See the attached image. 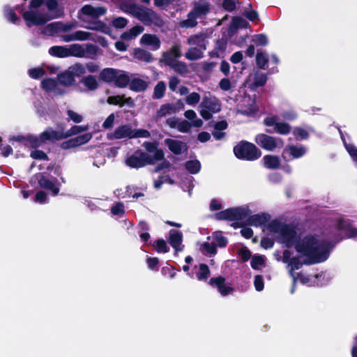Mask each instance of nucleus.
<instances>
[{
    "label": "nucleus",
    "mask_w": 357,
    "mask_h": 357,
    "mask_svg": "<svg viewBox=\"0 0 357 357\" xmlns=\"http://www.w3.org/2000/svg\"><path fill=\"white\" fill-rule=\"evenodd\" d=\"M67 115H68V119H67L68 121H72L75 123H79L83 121V116L81 114L75 112V111H73L72 109H68L67 111Z\"/></svg>",
    "instance_id": "nucleus-54"
},
{
    "label": "nucleus",
    "mask_w": 357,
    "mask_h": 357,
    "mask_svg": "<svg viewBox=\"0 0 357 357\" xmlns=\"http://www.w3.org/2000/svg\"><path fill=\"white\" fill-rule=\"evenodd\" d=\"M211 271L209 267L206 264L199 265V271L196 273L197 279L199 281H206L210 277Z\"/></svg>",
    "instance_id": "nucleus-38"
},
{
    "label": "nucleus",
    "mask_w": 357,
    "mask_h": 357,
    "mask_svg": "<svg viewBox=\"0 0 357 357\" xmlns=\"http://www.w3.org/2000/svg\"><path fill=\"white\" fill-rule=\"evenodd\" d=\"M164 142L169 151L175 155H180L188 151L187 144L184 142L170 138L165 139Z\"/></svg>",
    "instance_id": "nucleus-16"
},
{
    "label": "nucleus",
    "mask_w": 357,
    "mask_h": 357,
    "mask_svg": "<svg viewBox=\"0 0 357 357\" xmlns=\"http://www.w3.org/2000/svg\"><path fill=\"white\" fill-rule=\"evenodd\" d=\"M135 17L146 25L153 24L158 27H161L164 24L163 20L155 11L141 5Z\"/></svg>",
    "instance_id": "nucleus-6"
},
{
    "label": "nucleus",
    "mask_w": 357,
    "mask_h": 357,
    "mask_svg": "<svg viewBox=\"0 0 357 357\" xmlns=\"http://www.w3.org/2000/svg\"><path fill=\"white\" fill-rule=\"evenodd\" d=\"M293 134L296 139H307L309 137L308 132L303 128L296 127L293 130Z\"/></svg>",
    "instance_id": "nucleus-53"
},
{
    "label": "nucleus",
    "mask_w": 357,
    "mask_h": 357,
    "mask_svg": "<svg viewBox=\"0 0 357 357\" xmlns=\"http://www.w3.org/2000/svg\"><path fill=\"white\" fill-rule=\"evenodd\" d=\"M285 223H282L279 220L275 219L271 220L267 225V228L269 231L274 233H280L281 232L284 225Z\"/></svg>",
    "instance_id": "nucleus-48"
},
{
    "label": "nucleus",
    "mask_w": 357,
    "mask_h": 357,
    "mask_svg": "<svg viewBox=\"0 0 357 357\" xmlns=\"http://www.w3.org/2000/svg\"><path fill=\"white\" fill-rule=\"evenodd\" d=\"M151 245L158 253H167L169 251V248L162 238L155 240Z\"/></svg>",
    "instance_id": "nucleus-44"
},
{
    "label": "nucleus",
    "mask_w": 357,
    "mask_h": 357,
    "mask_svg": "<svg viewBox=\"0 0 357 357\" xmlns=\"http://www.w3.org/2000/svg\"><path fill=\"white\" fill-rule=\"evenodd\" d=\"M267 75L265 73L256 75L255 77L253 85L255 87L264 86L267 82Z\"/></svg>",
    "instance_id": "nucleus-55"
},
{
    "label": "nucleus",
    "mask_w": 357,
    "mask_h": 357,
    "mask_svg": "<svg viewBox=\"0 0 357 357\" xmlns=\"http://www.w3.org/2000/svg\"><path fill=\"white\" fill-rule=\"evenodd\" d=\"M126 164L130 168L139 169L147 165H153V160L151 155L141 149H137L126 158Z\"/></svg>",
    "instance_id": "nucleus-8"
},
{
    "label": "nucleus",
    "mask_w": 357,
    "mask_h": 357,
    "mask_svg": "<svg viewBox=\"0 0 357 357\" xmlns=\"http://www.w3.org/2000/svg\"><path fill=\"white\" fill-rule=\"evenodd\" d=\"M350 219L340 218L337 220L336 229L344 233L347 238L357 237V228L353 226Z\"/></svg>",
    "instance_id": "nucleus-11"
},
{
    "label": "nucleus",
    "mask_w": 357,
    "mask_h": 357,
    "mask_svg": "<svg viewBox=\"0 0 357 357\" xmlns=\"http://www.w3.org/2000/svg\"><path fill=\"white\" fill-rule=\"evenodd\" d=\"M45 73L43 68H33L29 70V75L33 79H39Z\"/></svg>",
    "instance_id": "nucleus-59"
},
{
    "label": "nucleus",
    "mask_w": 357,
    "mask_h": 357,
    "mask_svg": "<svg viewBox=\"0 0 357 357\" xmlns=\"http://www.w3.org/2000/svg\"><path fill=\"white\" fill-rule=\"evenodd\" d=\"M263 165L269 169H277L280 167V160L278 155H266L264 156Z\"/></svg>",
    "instance_id": "nucleus-26"
},
{
    "label": "nucleus",
    "mask_w": 357,
    "mask_h": 357,
    "mask_svg": "<svg viewBox=\"0 0 357 357\" xmlns=\"http://www.w3.org/2000/svg\"><path fill=\"white\" fill-rule=\"evenodd\" d=\"M99 77L107 83H114L116 87L121 89L130 85V78L127 72L112 68L102 70Z\"/></svg>",
    "instance_id": "nucleus-3"
},
{
    "label": "nucleus",
    "mask_w": 357,
    "mask_h": 357,
    "mask_svg": "<svg viewBox=\"0 0 357 357\" xmlns=\"http://www.w3.org/2000/svg\"><path fill=\"white\" fill-rule=\"evenodd\" d=\"M259 112V107L256 105L255 101L253 100L252 103L245 106L241 109L238 110V113L246 116H254Z\"/></svg>",
    "instance_id": "nucleus-39"
},
{
    "label": "nucleus",
    "mask_w": 357,
    "mask_h": 357,
    "mask_svg": "<svg viewBox=\"0 0 357 357\" xmlns=\"http://www.w3.org/2000/svg\"><path fill=\"white\" fill-rule=\"evenodd\" d=\"M210 11V6L208 2L204 3H195L193 8L190 11L191 15L197 18L206 15Z\"/></svg>",
    "instance_id": "nucleus-24"
},
{
    "label": "nucleus",
    "mask_w": 357,
    "mask_h": 357,
    "mask_svg": "<svg viewBox=\"0 0 357 357\" xmlns=\"http://www.w3.org/2000/svg\"><path fill=\"white\" fill-rule=\"evenodd\" d=\"M144 29L142 26L137 25L132 27L129 31L124 32L121 35V38L124 40H132L141 34Z\"/></svg>",
    "instance_id": "nucleus-37"
},
{
    "label": "nucleus",
    "mask_w": 357,
    "mask_h": 357,
    "mask_svg": "<svg viewBox=\"0 0 357 357\" xmlns=\"http://www.w3.org/2000/svg\"><path fill=\"white\" fill-rule=\"evenodd\" d=\"M225 278L221 275H219L215 278H211L208 281V284L213 288H219L220 286L224 284L225 282Z\"/></svg>",
    "instance_id": "nucleus-57"
},
{
    "label": "nucleus",
    "mask_w": 357,
    "mask_h": 357,
    "mask_svg": "<svg viewBox=\"0 0 357 357\" xmlns=\"http://www.w3.org/2000/svg\"><path fill=\"white\" fill-rule=\"evenodd\" d=\"M305 153L306 149L303 146L287 145L282 151V158L284 160L289 162L294 159L300 158Z\"/></svg>",
    "instance_id": "nucleus-12"
},
{
    "label": "nucleus",
    "mask_w": 357,
    "mask_h": 357,
    "mask_svg": "<svg viewBox=\"0 0 357 357\" xmlns=\"http://www.w3.org/2000/svg\"><path fill=\"white\" fill-rule=\"evenodd\" d=\"M236 1L237 0H223L222 6L225 10L232 12L236 8Z\"/></svg>",
    "instance_id": "nucleus-63"
},
{
    "label": "nucleus",
    "mask_w": 357,
    "mask_h": 357,
    "mask_svg": "<svg viewBox=\"0 0 357 357\" xmlns=\"http://www.w3.org/2000/svg\"><path fill=\"white\" fill-rule=\"evenodd\" d=\"M291 126L285 122H278L274 128V131L280 135H288L291 132Z\"/></svg>",
    "instance_id": "nucleus-47"
},
{
    "label": "nucleus",
    "mask_w": 357,
    "mask_h": 357,
    "mask_svg": "<svg viewBox=\"0 0 357 357\" xmlns=\"http://www.w3.org/2000/svg\"><path fill=\"white\" fill-rule=\"evenodd\" d=\"M183 241V234L182 232L175 230L171 229L169 231V237L168 239L169 243L171 246L175 250V251L180 252L182 250V248H180Z\"/></svg>",
    "instance_id": "nucleus-21"
},
{
    "label": "nucleus",
    "mask_w": 357,
    "mask_h": 357,
    "mask_svg": "<svg viewBox=\"0 0 357 357\" xmlns=\"http://www.w3.org/2000/svg\"><path fill=\"white\" fill-rule=\"evenodd\" d=\"M176 113L175 105L173 103H166L160 106V109L157 110L155 118L157 119H161L167 114Z\"/></svg>",
    "instance_id": "nucleus-30"
},
{
    "label": "nucleus",
    "mask_w": 357,
    "mask_h": 357,
    "mask_svg": "<svg viewBox=\"0 0 357 357\" xmlns=\"http://www.w3.org/2000/svg\"><path fill=\"white\" fill-rule=\"evenodd\" d=\"M91 138V133H85L61 142L60 147L63 150L76 148L86 144Z\"/></svg>",
    "instance_id": "nucleus-13"
},
{
    "label": "nucleus",
    "mask_w": 357,
    "mask_h": 357,
    "mask_svg": "<svg viewBox=\"0 0 357 357\" xmlns=\"http://www.w3.org/2000/svg\"><path fill=\"white\" fill-rule=\"evenodd\" d=\"M68 57L75 56L82 58L85 56V50L79 44H72L68 47Z\"/></svg>",
    "instance_id": "nucleus-36"
},
{
    "label": "nucleus",
    "mask_w": 357,
    "mask_h": 357,
    "mask_svg": "<svg viewBox=\"0 0 357 357\" xmlns=\"http://www.w3.org/2000/svg\"><path fill=\"white\" fill-rule=\"evenodd\" d=\"M43 4L51 12L56 10L59 7L58 0H31L29 10L22 13V18L29 28L33 26L45 25L47 22L59 17V15L39 13L38 9Z\"/></svg>",
    "instance_id": "nucleus-2"
},
{
    "label": "nucleus",
    "mask_w": 357,
    "mask_h": 357,
    "mask_svg": "<svg viewBox=\"0 0 357 357\" xmlns=\"http://www.w3.org/2000/svg\"><path fill=\"white\" fill-rule=\"evenodd\" d=\"M106 12L107 9L105 7H94L90 4L84 5L80 10L81 13L93 19H97L104 15Z\"/></svg>",
    "instance_id": "nucleus-18"
},
{
    "label": "nucleus",
    "mask_w": 357,
    "mask_h": 357,
    "mask_svg": "<svg viewBox=\"0 0 357 357\" xmlns=\"http://www.w3.org/2000/svg\"><path fill=\"white\" fill-rule=\"evenodd\" d=\"M257 46H265L268 44V38L264 33L256 34L252 39Z\"/></svg>",
    "instance_id": "nucleus-56"
},
{
    "label": "nucleus",
    "mask_w": 357,
    "mask_h": 357,
    "mask_svg": "<svg viewBox=\"0 0 357 357\" xmlns=\"http://www.w3.org/2000/svg\"><path fill=\"white\" fill-rule=\"evenodd\" d=\"M56 182H58V179L56 178H54V180L52 181L44 175H41L38 179L39 185L42 188L51 191L53 195H57L60 190V183L56 185Z\"/></svg>",
    "instance_id": "nucleus-17"
},
{
    "label": "nucleus",
    "mask_w": 357,
    "mask_h": 357,
    "mask_svg": "<svg viewBox=\"0 0 357 357\" xmlns=\"http://www.w3.org/2000/svg\"><path fill=\"white\" fill-rule=\"evenodd\" d=\"M47 169L51 172H52L54 175L59 177L61 183H66V178L62 176V167L61 166L54 162H51L47 167Z\"/></svg>",
    "instance_id": "nucleus-41"
},
{
    "label": "nucleus",
    "mask_w": 357,
    "mask_h": 357,
    "mask_svg": "<svg viewBox=\"0 0 357 357\" xmlns=\"http://www.w3.org/2000/svg\"><path fill=\"white\" fill-rule=\"evenodd\" d=\"M280 235L282 242L287 248H291L293 245L295 246L296 243L299 241L296 228L291 224H286L284 225L280 232Z\"/></svg>",
    "instance_id": "nucleus-9"
},
{
    "label": "nucleus",
    "mask_w": 357,
    "mask_h": 357,
    "mask_svg": "<svg viewBox=\"0 0 357 357\" xmlns=\"http://www.w3.org/2000/svg\"><path fill=\"white\" fill-rule=\"evenodd\" d=\"M135 1V0H130ZM140 5L135 3V2L129 3L126 0H121L119 3V8L124 13L132 15L135 17L137 10H139Z\"/></svg>",
    "instance_id": "nucleus-25"
},
{
    "label": "nucleus",
    "mask_w": 357,
    "mask_h": 357,
    "mask_svg": "<svg viewBox=\"0 0 357 357\" xmlns=\"http://www.w3.org/2000/svg\"><path fill=\"white\" fill-rule=\"evenodd\" d=\"M132 129L130 125H123L117 127L115 130L107 135L110 140L120 139L128 137L132 139Z\"/></svg>",
    "instance_id": "nucleus-14"
},
{
    "label": "nucleus",
    "mask_w": 357,
    "mask_h": 357,
    "mask_svg": "<svg viewBox=\"0 0 357 357\" xmlns=\"http://www.w3.org/2000/svg\"><path fill=\"white\" fill-rule=\"evenodd\" d=\"M88 129H89L88 126H73L69 130L66 131L65 134H63L64 139H67L72 136L77 135L79 133H82L83 132L88 130Z\"/></svg>",
    "instance_id": "nucleus-42"
},
{
    "label": "nucleus",
    "mask_w": 357,
    "mask_h": 357,
    "mask_svg": "<svg viewBox=\"0 0 357 357\" xmlns=\"http://www.w3.org/2000/svg\"><path fill=\"white\" fill-rule=\"evenodd\" d=\"M68 70L70 71L71 74L73 75L74 79L75 77H80L84 73H86L85 67L80 63H76L72 66H70Z\"/></svg>",
    "instance_id": "nucleus-49"
},
{
    "label": "nucleus",
    "mask_w": 357,
    "mask_h": 357,
    "mask_svg": "<svg viewBox=\"0 0 357 357\" xmlns=\"http://www.w3.org/2000/svg\"><path fill=\"white\" fill-rule=\"evenodd\" d=\"M250 27L249 23L241 17L236 16L231 20L230 30L234 32L238 29H247Z\"/></svg>",
    "instance_id": "nucleus-32"
},
{
    "label": "nucleus",
    "mask_w": 357,
    "mask_h": 357,
    "mask_svg": "<svg viewBox=\"0 0 357 357\" xmlns=\"http://www.w3.org/2000/svg\"><path fill=\"white\" fill-rule=\"evenodd\" d=\"M201 162L198 160H188L185 163V169L192 174H197L201 169Z\"/></svg>",
    "instance_id": "nucleus-43"
},
{
    "label": "nucleus",
    "mask_w": 357,
    "mask_h": 357,
    "mask_svg": "<svg viewBox=\"0 0 357 357\" xmlns=\"http://www.w3.org/2000/svg\"><path fill=\"white\" fill-rule=\"evenodd\" d=\"M58 79L59 83L65 86H70L73 85L75 81L73 75L71 74L69 70L59 74Z\"/></svg>",
    "instance_id": "nucleus-34"
},
{
    "label": "nucleus",
    "mask_w": 357,
    "mask_h": 357,
    "mask_svg": "<svg viewBox=\"0 0 357 357\" xmlns=\"http://www.w3.org/2000/svg\"><path fill=\"white\" fill-rule=\"evenodd\" d=\"M81 82L90 91H94L98 88V82L94 75H89L84 77Z\"/></svg>",
    "instance_id": "nucleus-40"
},
{
    "label": "nucleus",
    "mask_w": 357,
    "mask_h": 357,
    "mask_svg": "<svg viewBox=\"0 0 357 357\" xmlns=\"http://www.w3.org/2000/svg\"><path fill=\"white\" fill-rule=\"evenodd\" d=\"M204 50L194 46H190L185 53V57L189 61H195L204 57Z\"/></svg>",
    "instance_id": "nucleus-31"
},
{
    "label": "nucleus",
    "mask_w": 357,
    "mask_h": 357,
    "mask_svg": "<svg viewBox=\"0 0 357 357\" xmlns=\"http://www.w3.org/2000/svg\"><path fill=\"white\" fill-rule=\"evenodd\" d=\"M234 155L239 160L255 161L261 156V150L254 144L245 140L239 142L233 149Z\"/></svg>",
    "instance_id": "nucleus-4"
},
{
    "label": "nucleus",
    "mask_w": 357,
    "mask_h": 357,
    "mask_svg": "<svg viewBox=\"0 0 357 357\" xmlns=\"http://www.w3.org/2000/svg\"><path fill=\"white\" fill-rule=\"evenodd\" d=\"M56 86V82L52 78H45L41 82V86L45 90H53Z\"/></svg>",
    "instance_id": "nucleus-60"
},
{
    "label": "nucleus",
    "mask_w": 357,
    "mask_h": 357,
    "mask_svg": "<svg viewBox=\"0 0 357 357\" xmlns=\"http://www.w3.org/2000/svg\"><path fill=\"white\" fill-rule=\"evenodd\" d=\"M197 17H195L194 15H190V12L188 14V19L183 20L181 22L182 26L187 27V28H192L197 25Z\"/></svg>",
    "instance_id": "nucleus-58"
},
{
    "label": "nucleus",
    "mask_w": 357,
    "mask_h": 357,
    "mask_svg": "<svg viewBox=\"0 0 357 357\" xmlns=\"http://www.w3.org/2000/svg\"><path fill=\"white\" fill-rule=\"evenodd\" d=\"M200 115L204 120H209L212 118V114L221 111V103L215 96L203 97L202 101L199 105Z\"/></svg>",
    "instance_id": "nucleus-5"
},
{
    "label": "nucleus",
    "mask_w": 357,
    "mask_h": 357,
    "mask_svg": "<svg viewBox=\"0 0 357 357\" xmlns=\"http://www.w3.org/2000/svg\"><path fill=\"white\" fill-rule=\"evenodd\" d=\"M255 142L262 149L269 151L275 149L278 146V142H280L282 145L283 144L281 139H276L274 137L264 133L256 135Z\"/></svg>",
    "instance_id": "nucleus-10"
},
{
    "label": "nucleus",
    "mask_w": 357,
    "mask_h": 357,
    "mask_svg": "<svg viewBox=\"0 0 357 357\" xmlns=\"http://www.w3.org/2000/svg\"><path fill=\"white\" fill-rule=\"evenodd\" d=\"M248 215V210L243 207L229 208L215 213L217 220L238 221L245 219Z\"/></svg>",
    "instance_id": "nucleus-7"
},
{
    "label": "nucleus",
    "mask_w": 357,
    "mask_h": 357,
    "mask_svg": "<svg viewBox=\"0 0 357 357\" xmlns=\"http://www.w3.org/2000/svg\"><path fill=\"white\" fill-rule=\"evenodd\" d=\"M303 264H305L304 261H301L298 257H291V260L288 263V266H290L289 273L290 276L293 278V287H294L296 284L295 275L297 273H295V271L300 269ZM294 291V288H292L291 293H293Z\"/></svg>",
    "instance_id": "nucleus-23"
},
{
    "label": "nucleus",
    "mask_w": 357,
    "mask_h": 357,
    "mask_svg": "<svg viewBox=\"0 0 357 357\" xmlns=\"http://www.w3.org/2000/svg\"><path fill=\"white\" fill-rule=\"evenodd\" d=\"M200 100V95L197 92H192L186 97V102L188 105H194Z\"/></svg>",
    "instance_id": "nucleus-62"
},
{
    "label": "nucleus",
    "mask_w": 357,
    "mask_h": 357,
    "mask_svg": "<svg viewBox=\"0 0 357 357\" xmlns=\"http://www.w3.org/2000/svg\"><path fill=\"white\" fill-rule=\"evenodd\" d=\"M268 62V58L264 52H257L256 55V63L258 68L265 69Z\"/></svg>",
    "instance_id": "nucleus-51"
},
{
    "label": "nucleus",
    "mask_w": 357,
    "mask_h": 357,
    "mask_svg": "<svg viewBox=\"0 0 357 357\" xmlns=\"http://www.w3.org/2000/svg\"><path fill=\"white\" fill-rule=\"evenodd\" d=\"M140 43L151 46L153 50H157L160 47V40L155 34L145 33L140 39Z\"/></svg>",
    "instance_id": "nucleus-22"
},
{
    "label": "nucleus",
    "mask_w": 357,
    "mask_h": 357,
    "mask_svg": "<svg viewBox=\"0 0 357 357\" xmlns=\"http://www.w3.org/2000/svg\"><path fill=\"white\" fill-rule=\"evenodd\" d=\"M271 219V215L268 213H261L250 215L246 220L248 225L259 227L265 225Z\"/></svg>",
    "instance_id": "nucleus-20"
},
{
    "label": "nucleus",
    "mask_w": 357,
    "mask_h": 357,
    "mask_svg": "<svg viewBox=\"0 0 357 357\" xmlns=\"http://www.w3.org/2000/svg\"><path fill=\"white\" fill-rule=\"evenodd\" d=\"M208 43L207 36L204 33L191 35L187 40V43L190 46H194L204 51L206 50Z\"/></svg>",
    "instance_id": "nucleus-15"
},
{
    "label": "nucleus",
    "mask_w": 357,
    "mask_h": 357,
    "mask_svg": "<svg viewBox=\"0 0 357 357\" xmlns=\"http://www.w3.org/2000/svg\"><path fill=\"white\" fill-rule=\"evenodd\" d=\"M296 252L306 257L304 263L311 265L325 261L329 257L330 247L328 242L319 241L313 235H307L295 245Z\"/></svg>",
    "instance_id": "nucleus-1"
},
{
    "label": "nucleus",
    "mask_w": 357,
    "mask_h": 357,
    "mask_svg": "<svg viewBox=\"0 0 357 357\" xmlns=\"http://www.w3.org/2000/svg\"><path fill=\"white\" fill-rule=\"evenodd\" d=\"M128 20L123 17H118L115 18L113 22V26L117 29H123L126 26Z\"/></svg>",
    "instance_id": "nucleus-64"
},
{
    "label": "nucleus",
    "mask_w": 357,
    "mask_h": 357,
    "mask_svg": "<svg viewBox=\"0 0 357 357\" xmlns=\"http://www.w3.org/2000/svg\"><path fill=\"white\" fill-rule=\"evenodd\" d=\"M30 156L35 160H50L49 156L42 150L36 149L34 151L31 152Z\"/></svg>",
    "instance_id": "nucleus-52"
},
{
    "label": "nucleus",
    "mask_w": 357,
    "mask_h": 357,
    "mask_svg": "<svg viewBox=\"0 0 357 357\" xmlns=\"http://www.w3.org/2000/svg\"><path fill=\"white\" fill-rule=\"evenodd\" d=\"M73 28V24H64L62 22H56L49 24L46 26V29L50 33H56L58 31H62L63 32H67L71 30Z\"/></svg>",
    "instance_id": "nucleus-27"
},
{
    "label": "nucleus",
    "mask_w": 357,
    "mask_h": 357,
    "mask_svg": "<svg viewBox=\"0 0 357 357\" xmlns=\"http://www.w3.org/2000/svg\"><path fill=\"white\" fill-rule=\"evenodd\" d=\"M265 264V257L264 255H255L252 257L250 266L254 270H257L259 266Z\"/></svg>",
    "instance_id": "nucleus-50"
},
{
    "label": "nucleus",
    "mask_w": 357,
    "mask_h": 357,
    "mask_svg": "<svg viewBox=\"0 0 357 357\" xmlns=\"http://www.w3.org/2000/svg\"><path fill=\"white\" fill-rule=\"evenodd\" d=\"M148 268L152 271L158 270L159 259L156 257H148L146 259Z\"/></svg>",
    "instance_id": "nucleus-61"
},
{
    "label": "nucleus",
    "mask_w": 357,
    "mask_h": 357,
    "mask_svg": "<svg viewBox=\"0 0 357 357\" xmlns=\"http://www.w3.org/2000/svg\"><path fill=\"white\" fill-rule=\"evenodd\" d=\"M133 55L137 60L146 63H151L154 59L151 53L142 48L134 49Z\"/></svg>",
    "instance_id": "nucleus-29"
},
{
    "label": "nucleus",
    "mask_w": 357,
    "mask_h": 357,
    "mask_svg": "<svg viewBox=\"0 0 357 357\" xmlns=\"http://www.w3.org/2000/svg\"><path fill=\"white\" fill-rule=\"evenodd\" d=\"M166 91V84L163 81H160L154 87L153 98L161 99L164 97Z\"/></svg>",
    "instance_id": "nucleus-45"
},
{
    "label": "nucleus",
    "mask_w": 357,
    "mask_h": 357,
    "mask_svg": "<svg viewBox=\"0 0 357 357\" xmlns=\"http://www.w3.org/2000/svg\"><path fill=\"white\" fill-rule=\"evenodd\" d=\"M148 86V82L140 78H133L130 79L129 89L134 92H143L147 89Z\"/></svg>",
    "instance_id": "nucleus-28"
},
{
    "label": "nucleus",
    "mask_w": 357,
    "mask_h": 357,
    "mask_svg": "<svg viewBox=\"0 0 357 357\" xmlns=\"http://www.w3.org/2000/svg\"><path fill=\"white\" fill-rule=\"evenodd\" d=\"M171 68L181 75H185L189 73L188 65L181 61H176Z\"/></svg>",
    "instance_id": "nucleus-46"
},
{
    "label": "nucleus",
    "mask_w": 357,
    "mask_h": 357,
    "mask_svg": "<svg viewBox=\"0 0 357 357\" xmlns=\"http://www.w3.org/2000/svg\"><path fill=\"white\" fill-rule=\"evenodd\" d=\"M43 144V140L41 139V133L39 136L31 135L26 136V142L24 143L26 146H29L34 149L39 148Z\"/></svg>",
    "instance_id": "nucleus-35"
},
{
    "label": "nucleus",
    "mask_w": 357,
    "mask_h": 357,
    "mask_svg": "<svg viewBox=\"0 0 357 357\" xmlns=\"http://www.w3.org/2000/svg\"><path fill=\"white\" fill-rule=\"evenodd\" d=\"M41 139L43 140L44 144L47 142L54 143L64 139V135L62 132H57L52 127H48L41 132Z\"/></svg>",
    "instance_id": "nucleus-19"
},
{
    "label": "nucleus",
    "mask_w": 357,
    "mask_h": 357,
    "mask_svg": "<svg viewBox=\"0 0 357 357\" xmlns=\"http://www.w3.org/2000/svg\"><path fill=\"white\" fill-rule=\"evenodd\" d=\"M68 50L66 46H52L49 49V54L58 58L68 57Z\"/></svg>",
    "instance_id": "nucleus-33"
}]
</instances>
